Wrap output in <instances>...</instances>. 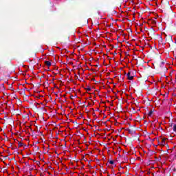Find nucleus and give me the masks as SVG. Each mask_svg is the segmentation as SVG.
Instances as JSON below:
<instances>
[{"mask_svg": "<svg viewBox=\"0 0 176 176\" xmlns=\"http://www.w3.org/2000/svg\"><path fill=\"white\" fill-rule=\"evenodd\" d=\"M45 65L48 67L50 68V67H52V62L50 61H45Z\"/></svg>", "mask_w": 176, "mask_h": 176, "instance_id": "2", "label": "nucleus"}, {"mask_svg": "<svg viewBox=\"0 0 176 176\" xmlns=\"http://www.w3.org/2000/svg\"><path fill=\"white\" fill-rule=\"evenodd\" d=\"M113 163H114V162H113V161H112V160H111V161L109 162V164H113Z\"/></svg>", "mask_w": 176, "mask_h": 176, "instance_id": "4", "label": "nucleus"}, {"mask_svg": "<svg viewBox=\"0 0 176 176\" xmlns=\"http://www.w3.org/2000/svg\"><path fill=\"white\" fill-rule=\"evenodd\" d=\"M127 78L129 80H133V79H134V76H131L130 72L127 74Z\"/></svg>", "mask_w": 176, "mask_h": 176, "instance_id": "1", "label": "nucleus"}, {"mask_svg": "<svg viewBox=\"0 0 176 176\" xmlns=\"http://www.w3.org/2000/svg\"><path fill=\"white\" fill-rule=\"evenodd\" d=\"M161 145H166V138H162L161 140Z\"/></svg>", "mask_w": 176, "mask_h": 176, "instance_id": "3", "label": "nucleus"}, {"mask_svg": "<svg viewBox=\"0 0 176 176\" xmlns=\"http://www.w3.org/2000/svg\"><path fill=\"white\" fill-rule=\"evenodd\" d=\"M173 130H174V131H176V125L174 126Z\"/></svg>", "mask_w": 176, "mask_h": 176, "instance_id": "5", "label": "nucleus"}, {"mask_svg": "<svg viewBox=\"0 0 176 176\" xmlns=\"http://www.w3.org/2000/svg\"><path fill=\"white\" fill-rule=\"evenodd\" d=\"M87 91H91V89L87 88Z\"/></svg>", "mask_w": 176, "mask_h": 176, "instance_id": "6", "label": "nucleus"}]
</instances>
